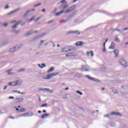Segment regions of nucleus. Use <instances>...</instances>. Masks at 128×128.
Instances as JSON below:
<instances>
[{
	"label": "nucleus",
	"mask_w": 128,
	"mask_h": 128,
	"mask_svg": "<svg viewBox=\"0 0 128 128\" xmlns=\"http://www.w3.org/2000/svg\"><path fill=\"white\" fill-rule=\"evenodd\" d=\"M60 72H57V73H52L50 74H48L47 75L46 78H44V80H50V78H52V76H58Z\"/></svg>",
	"instance_id": "obj_1"
},
{
	"label": "nucleus",
	"mask_w": 128,
	"mask_h": 128,
	"mask_svg": "<svg viewBox=\"0 0 128 128\" xmlns=\"http://www.w3.org/2000/svg\"><path fill=\"white\" fill-rule=\"evenodd\" d=\"M76 8L75 6H72L71 7H70L69 8H68L66 12H65V14H68V12H72V10H74V8Z\"/></svg>",
	"instance_id": "obj_2"
},
{
	"label": "nucleus",
	"mask_w": 128,
	"mask_h": 128,
	"mask_svg": "<svg viewBox=\"0 0 128 128\" xmlns=\"http://www.w3.org/2000/svg\"><path fill=\"white\" fill-rule=\"evenodd\" d=\"M18 80L12 82H9L8 86H16L18 84Z\"/></svg>",
	"instance_id": "obj_3"
},
{
	"label": "nucleus",
	"mask_w": 128,
	"mask_h": 128,
	"mask_svg": "<svg viewBox=\"0 0 128 128\" xmlns=\"http://www.w3.org/2000/svg\"><path fill=\"white\" fill-rule=\"evenodd\" d=\"M84 44V43L82 41L78 42L76 43V46H82Z\"/></svg>",
	"instance_id": "obj_4"
},
{
	"label": "nucleus",
	"mask_w": 128,
	"mask_h": 128,
	"mask_svg": "<svg viewBox=\"0 0 128 128\" xmlns=\"http://www.w3.org/2000/svg\"><path fill=\"white\" fill-rule=\"evenodd\" d=\"M111 114L112 116H122V114H120V113L118 112H111Z\"/></svg>",
	"instance_id": "obj_5"
},
{
	"label": "nucleus",
	"mask_w": 128,
	"mask_h": 128,
	"mask_svg": "<svg viewBox=\"0 0 128 128\" xmlns=\"http://www.w3.org/2000/svg\"><path fill=\"white\" fill-rule=\"evenodd\" d=\"M70 48H64L62 49V52H70Z\"/></svg>",
	"instance_id": "obj_6"
},
{
	"label": "nucleus",
	"mask_w": 128,
	"mask_h": 128,
	"mask_svg": "<svg viewBox=\"0 0 128 128\" xmlns=\"http://www.w3.org/2000/svg\"><path fill=\"white\" fill-rule=\"evenodd\" d=\"M12 92H13V94H24V92H20L18 90H13L12 91Z\"/></svg>",
	"instance_id": "obj_7"
},
{
	"label": "nucleus",
	"mask_w": 128,
	"mask_h": 128,
	"mask_svg": "<svg viewBox=\"0 0 128 128\" xmlns=\"http://www.w3.org/2000/svg\"><path fill=\"white\" fill-rule=\"evenodd\" d=\"M114 48H115L114 42H112L110 46L109 47V49L110 50H114Z\"/></svg>",
	"instance_id": "obj_8"
},
{
	"label": "nucleus",
	"mask_w": 128,
	"mask_h": 128,
	"mask_svg": "<svg viewBox=\"0 0 128 128\" xmlns=\"http://www.w3.org/2000/svg\"><path fill=\"white\" fill-rule=\"evenodd\" d=\"M16 102H20L24 100L22 98H16Z\"/></svg>",
	"instance_id": "obj_9"
},
{
	"label": "nucleus",
	"mask_w": 128,
	"mask_h": 128,
	"mask_svg": "<svg viewBox=\"0 0 128 128\" xmlns=\"http://www.w3.org/2000/svg\"><path fill=\"white\" fill-rule=\"evenodd\" d=\"M114 52L116 56L118 57V52H120V51L118 50H114Z\"/></svg>",
	"instance_id": "obj_10"
},
{
	"label": "nucleus",
	"mask_w": 128,
	"mask_h": 128,
	"mask_svg": "<svg viewBox=\"0 0 128 128\" xmlns=\"http://www.w3.org/2000/svg\"><path fill=\"white\" fill-rule=\"evenodd\" d=\"M20 22H20V21L18 22L15 25H14L13 26H12V28H16V26H18V24H20Z\"/></svg>",
	"instance_id": "obj_11"
},
{
	"label": "nucleus",
	"mask_w": 128,
	"mask_h": 128,
	"mask_svg": "<svg viewBox=\"0 0 128 128\" xmlns=\"http://www.w3.org/2000/svg\"><path fill=\"white\" fill-rule=\"evenodd\" d=\"M50 116V114H42L41 116V118H46V116Z\"/></svg>",
	"instance_id": "obj_12"
},
{
	"label": "nucleus",
	"mask_w": 128,
	"mask_h": 128,
	"mask_svg": "<svg viewBox=\"0 0 128 128\" xmlns=\"http://www.w3.org/2000/svg\"><path fill=\"white\" fill-rule=\"evenodd\" d=\"M90 54L91 56H94V52L92 51L91 52H87V55L90 56Z\"/></svg>",
	"instance_id": "obj_13"
},
{
	"label": "nucleus",
	"mask_w": 128,
	"mask_h": 128,
	"mask_svg": "<svg viewBox=\"0 0 128 128\" xmlns=\"http://www.w3.org/2000/svg\"><path fill=\"white\" fill-rule=\"evenodd\" d=\"M38 66H39V68H46V64H42V66H40V64H38Z\"/></svg>",
	"instance_id": "obj_14"
},
{
	"label": "nucleus",
	"mask_w": 128,
	"mask_h": 128,
	"mask_svg": "<svg viewBox=\"0 0 128 128\" xmlns=\"http://www.w3.org/2000/svg\"><path fill=\"white\" fill-rule=\"evenodd\" d=\"M54 70V67H52L50 68L48 70L47 72L48 73L51 72H53Z\"/></svg>",
	"instance_id": "obj_15"
},
{
	"label": "nucleus",
	"mask_w": 128,
	"mask_h": 128,
	"mask_svg": "<svg viewBox=\"0 0 128 128\" xmlns=\"http://www.w3.org/2000/svg\"><path fill=\"white\" fill-rule=\"evenodd\" d=\"M20 10V8H18V9L14 10L13 12H12L9 14H8V16H10V14H14V12H18V10Z\"/></svg>",
	"instance_id": "obj_16"
},
{
	"label": "nucleus",
	"mask_w": 128,
	"mask_h": 128,
	"mask_svg": "<svg viewBox=\"0 0 128 128\" xmlns=\"http://www.w3.org/2000/svg\"><path fill=\"white\" fill-rule=\"evenodd\" d=\"M12 70H7L6 72H8V75L14 74V72H12Z\"/></svg>",
	"instance_id": "obj_17"
},
{
	"label": "nucleus",
	"mask_w": 128,
	"mask_h": 128,
	"mask_svg": "<svg viewBox=\"0 0 128 128\" xmlns=\"http://www.w3.org/2000/svg\"><path fill=\"white\" fill-rule=\"evenodd\" d=\"M64 12V10H61L60 12H58L56 14V16H60V14H62Z\"/></svg>",
	"instance_id": "obj_18"
},
{
	"label": "nucleus",
	"mask_w": 128,
	"mask_h": 128,
	"mask_svg": "<svg viewBox=\"0 0 128 128\" xmlns=\"http://www.w3.org/2000/svg\"><path fill=\"white\" fill-rule=\"evenodd\" d=\"M121 64H122V66H124L125 64H126V62L124 60H122L121 62Z\"/></svg>",
	"instance_id": "obj_19"
},
{
	"label": "nucleus",
	"mask_w": 128,
	"mask_h": 128,
	"mask_svg": "<svg viewBox=\"0 0 128 128\" xmlns=\"http://www.w3.org/2000/svg\"><path fill=\"white\" fill-rule=\"evenodd\" d=\"M14 48H16V47H14L13 48L10 49V50L9 51V52H16Z\"/></svg>",
	"instance_id": "obj_20"
},
{
	"label": "nucleus",
	"mask_w": 128,
	"mask_h": 128,
	"mask_svg": "<svg viewBox=\"0 0 128 128\" xmlns=\"http://www.w3.org/2000/svg\"><path fill=\"white\" fill-rule=\"evenodd\" d=\"M26 112V109L22 108L20 110H19V112Z\"/></svg>",
	"instance_id": "obj_21"
},
{
	"label": "nucleus",
	"mask_w": 128,
	"mask_h": 128,
	"mask_svg": "<svg viewBox=\"0 0 128 128\" xmlns=\"http://www.w3.org/2000/svg\"><path fill=\"white\" fill-rule=\"evenodd\" d=\"M116 42H120V39L118 38H116L115 39Z\"/></svg>",
	"instance_id": "obj_22"
},
{
	"label": "nucleus",
	"mask_w": 128,
	"mask_h": 128,
	"mask_svg": "<svg viewBox=\"0 0 128 128\" xmlns=\"http://www.w3.org/2000/svg\"><path fill=\"white\" fill-rule=\"evenodd\" d=\"M34 9H33V10H29L27 11L26 12V14H28V12H34Z\"/></svg>",
	"instance_id": "obj_23"
},
{
	"label": "nucleus",
	"mask_w": 128,
	"mask_h": 128,
	"mask_svg": "<svg viewBox=\"0 0 128 128\" xmlns=\"http://www.w3.org/2000/svg\"><path fill=\"white\" fill-rule=\"evenodd\" d=\"M77 94H79L80 96H82V93L78 90L76 91Z\"/></svg>",
	"instance_id": "obj_24"
},
{
	"label": "nucleus",
	"mask_w": 128,
	"mask_h": 128,
	"mask_svg": "<svg viewBox=\"0 0 128 128\" xmlns=\"http://www.w3.org/2000/svg\"><path fill=\"white\" fill-rule=\"evenodd\" d=\"M86 77L89 78L90 80H92V78L90 76V75H86Z\"/></svg>",
	"instance_id": "obj_25"
},
{
	"label": "nucleus",
	"mask_w": 128,
	"mask_h": 128,
	"mask_svg": "<svg viewBox=\"0 0 128 128\" xmlns=\"http://www.w3.org/2000/svg\"><path fill=\"white\" fill-rule=\"evenodd\" d=\"M44 106H48V104H43L41 106L42 108H44Z\"/></svg>",
	"instance_id": "obj_26"
},
{
	"label": "nucleus",
	"mask_w": 128,
	"mask_h": 128,
	"mask_svg": "<svg viewBox=\"0 0 128 128\" xmlns=\"http://www.w3.org/2000/svg\"><path fill=\"white\" fill-rule=\"evenodd\" d=\"M68 8V4H65L63 7L64 8Z\"/></svg>",
	"instance_id": "obj_27"
},
{
	"label": "nucleus",
	"mask_w": 128,
	"mask_h": 128,
	"mask_svg": "<svg viewBox=\"0 0 128 128\" xmlns=\"http://www.w3.org/2000/svg\"><path fill=\"white\" fill-rule=\"evenodd\" d=\"M74 34H78H78H80V32H78V31H75L74 32Z\"/></svg>",
	"instance_id": "obj_28"
},
{
	"label": "nucleus",
	"mask_w": 128,
	"mask_h": 128,
	"mask_svg": "<svg viewBox=\"0 0 128 128\" xmlns=\"http://www.w3.org/2000/svg\"><path fill=\"white\" fill-rule=\"evenodd\" d=\"M40 4H42L40 3L38 4L34 5V8H36V6H40Z\"/></svg>",
	"instance_id": "obj_29"
},
{
	"label": "nucleus",
	"mask_w": 128,
	"mask_h": 128,
	"mask_svg": "<svg viewBox=\"0 0 128 128\" xmlns=\"http://www.w3.org/2000/svg\"><path fill=\"white\" fill-rule=\"evenodd\" d=\"M34 20V17L32 18L31 19L29 20V22H32Z\"/></svg>",
	"instance_id": "obj_30"
},
{
	"label": "nucleus",
	"mask_w": 128,
	"mask_h": 128,
	"mask_svg": "<svg viewBox=\"0 0 128 128\" xmlns=\"http://www.w3.org/2000/svg\"><path fill=\"white\" fill-rule=\"evenodd\" d=\"M9 100H14V96H10L8 98Z\"/></svg>",
	"instance_id": "obj_31"
},
{
	"label": "nucleus",
	"mask_w": 128,
	"mask_h": 128,
	"mask_svg": "<svg viewBox=\"0 0 128 128\" xmlns=\"http://www.w3.org/2000/svg\"><path fill=\"white\" fill-rule=\"evenodd\" d=\"M14 32H16V34H18L20 32V31H16V30H14Z\"/></svg>",
	"instance_id": "obj_32"
},
{
	"label": "nucleus",
	"mask_w": 128,
	"mask_h": 128,
	"mask_svg": "<svg viewBox=\"0 0 128 128\" xmlns=\"http://www.w3.org/2000/svg\"><path fill=\"white\" fill-rule=\"evenodd\" d=\"M32 34V32H31V33L28 32V33L26 34V36H30V34Z\"/></svg>",
	"instance_id": "obj_33"
},
{
	"label": "nucleus",
	"mask_w": 128,
	"mask_h": 128,
	"mask_svg": "<svg viewBox=\"0 0 128 128\" xmlns=\"http://www.w3.org/2000/svg\"><path fill=\"white\" fill-rule=\"evenodd\" d=\"M10 118H12V120H14V117L11 116H10Z\"/></svg>",
	"instance_id": "obj_34"
},
{
	"label": "nucleus",
	"mask_w": 128,
	"mask_h": 128,
	"mask_svg": "<svg viewBox=\"0 0 128 128\" xmlns=\"http://www.w3.org/2000/svg\"><path fill=\"white\" fill-rule=\"evenodd\" d=\"M60 2H62V4H64V2H66V0H62L60 1Z\"/></svg>",
	"instance_id": "obj_35"
},
{
	"label": "nucleus",
	"mask_w": 128,
	"mask_h": 128,
	"mask_svg": "<svg viewBox=\"0 0 128 128\" xmlns=\"http://www.w3.org/2000/svg\"><path fill=\"white\" fill-rule=\"evenodd\" d=\"M19 72H24V69H20Z\"/></svg>",
	"instance_id": "obj_36"
},
{
	"label": "nucleus",
	"mask_w": 128,
	"mask_h": 128,
	"mask_svg": "<svg viewBox=\"0 0 128 128\" xmlns=\"http://www.w3.org/2000/svg\"><path fill=\"white\" fill-rule=\"evenodd\" d=\"M54 22V20H50L48 22H47V24H51V22Z\"/></svg>",
	"instance_id": "obj_37"
},
{
	"label": "nucleus",
	"mask_w": 128,
	"mask_h": 128,
	"mask_svg": "<svg viewBox=\"0 0 128 128\" xmlns=\"http://www.w3.org/2000/svg\"><path fill=\"white\" fill-rule=\"evenodd\" d=\"M44 40H42L40 42V44H44Z\"/></svg>",
	"instance_id": "obj_38"
},
{
	"label": "nucleus",
	"mask_w": 128,
	"mask_h": 128,
	"mask_svg": "<svg viewBox=\"0 0 128 128\" xmlns=\"http://www.w3.org/2000/svg\"><path fill=\"white\" fill-rule=\"evenodd\" d=\"M8 26V23H6L4 24V26Z\"/></svg>",
	"instance_id": "obj_39"
},
{
	"label": "nucleus",
	"mask_w": 128,
	"mask_h": 128,
	"mask_svg": "<svg viewBox=\"0 0 128 128\" xmlns=\"http://www.w3.org/2000/svg\"><path fill=\"white\" fill-rule=\"evenodd\" d=\"M105 118H108V116H110L109 114H106L104 116Z\"/></svg>",
	"instance_id": "obj_40"
},
{
	"label": "nucleus",
	"mask_w": 128,
	"mask_h": 128,
	"mask_svg": "<svg viewBox=\"0 0 128 128\" xmlns=\"http://www.w3.org/2000/svg\"><path fill=\"white\" fill-rule=\"evenodd\" d=\"M16 110L17 112H20V110H18V108L16 107Z\"/></svg>",
	"instance_id": "obj_41"
},
{
	"label": "nucleus",
	"mask_w": 128,
	"mask_h": 128,
	"mask_svg": "<svg viewBox=\"0 0 128 128\" xmlns=\"http://www.w3.org/2000/svg\"><path fill=\"white\" fill-rule=\"evenodd\" d=\"M128 30V28H127L124 29L123 30L126 31V30Z\"/></svg>",
	"instance_id": "obj_42"
},
{
	"label": "nucleus",
	"mask_w": 128,
	"mask_h": 128,
	"mask_svg": "<svg viewBox=\"0 0 128 128\" xmlns=\"http://www.w3.org/2000/svg\"><path fill=\"white\" fill-rule=\"evenodd\" d=\"M42 12H46V9H43V10H42Z\"/></svg>",
	"instance_id": "obj_43"
},
{
	"label": "nucleus",
	"mask_w": 128,
	"mask_h": 128,
	"mask_svg": "<svg viewBox=\"0 0 128 128\" xmlns=\"http://www.w3.org/2000/svg\"><path fill=\"white\" fill-rule=\"evenodd\" d=\"M104 48H106V42L104 43Z\"/></svg>",
	"instance_id": "obj_44"
},
{
	"label": "nucleus",
	"mask_w": 128,
	"mask_h": 128,
	"mask_svg": "<svg viewBox=\"0 0 128 128\" xmlns=\"http://www.w3.org/2000/svg\"><path fill=\"white\" fill-rule=\"evenodd\" d=\"M103 52H106V47L104 48V49L103 50Z\"/></svg>",
	"instance_id": "obj_45"
},
{
	"label": "nucleus",
	"mask_w": 128,
	"mask_h": 128,
	"mask_svg": "<svg viewBox=\"0 0 128 128\" xmlns=\"http://www.w3.org/2000/svg\"><path fill=\"white\" fill-rule=\"evenodd\" d=\"M42 112L46 113V110H43Z\"/></svg>",
	"instance_id": "obj_46"
},
{
	"label": "nucleus",
	"mask_w": 128,
	"mask_h": 128,
	"mask_svg": "<svg viewBox=\"0 0 128 128\" xmlns=\"http://www.w3.org/2000/svg\"><path fill=\"white\" fill-rule=\"evenodd\" d=\"M38 114H42V111L38 110Z\"/></svg>",
	"instance_id": "obj_47"
},
{
	"label": "nucleus",
	"mask_w": 128,
	"mask_h": 128,
	"mask_svg": "<svg viewBox=\"0 0 128 128\" xmlns=\"http://www.w3.org/2000/svg\"><path fill=\"white\" fill-rule=\"evenodd\" d=\"M8 6H7L5 7L6 10L8 9Z\"/></svg>",
	"instance_id": "obj_48"
},
{
	"label": "nucleus",
	"mask_w": 128,
	"mask_h": 128,
	"mask_svg": "<svg viewBox=\"0 0 128 128\" xmlns=\"http://www.w3.org/2000/svg\"><path fill=\"white\" fill-rule=\"evenodd\" d=\"M7 88H8L7 86H4V90H6Z\"/></svg>",
	"instance_id": "obj_49"
},
{
	"label": "nucleus",
	"mask_w": 128,
	"mask_h": 128,
	"mask_svg": "<svg viewBox=\"0 0 128 128\" xmlns=\"http://www.w3.org/2000/svg\"><path fill=\"white\" fill-rule=\"evenodd\" d=\"M68 90V88H65V90Z\"/></svg>",
	"instance_id": "obj_50"
},
{
	"label": "nucleus",
	"mask_w": 128,
	"mask_h": 128,
	"mask_svg": "<svg viewBox=\"0 0 128 128\" xmlns=\"http://www.w3.org/2000/svg\"><path fill=\"white\" fill-rule=\"evenodd\" d=\"M108 38L106 39V42H108Z\"/></svg>",
	"instance_id": "obj_51"
},
{
	"label": "nucleus",
	"mask_w": 128,
	"mask_h": 128,
	"mask_svg": "<svg viewBox=\"0 0 128 128\" xmlns=\"http://www.w3.org/2000/svg\"><path fill=\"white\" fill-rule=\"evenodd\" d=\"M12 22V24H14V22H16V21L14 20V21L12 22Z\"/></svg>",
	"instance_id": "obj_52"
},
{
	"label": "nucleus",
	"mask_w": 128,
	"mask_h": 128,
	"mask_svg": "<svg viewBox=\"0 0 128 128\" xmlns=\"http://www.w3.org/2000/svg\"><path fill=\"white\" fill-rule=\"evenodd\" d=\"M30 114H31V116H34V114H32V112L30 113Z\"/></svg>",
	"instance_id": "obj_53"
},
{
	"label": "nucleus",
	"mask_w": 128,
	"mask_h": 128,
	"mask_svg": "<svg viewBox=\"0 0 128 128\" xmlns=\"http://www.w3.org/2000/svg\"><path fill=\"white\" fill-rule=\"evenodd\" d=\"M76 0H74L73 1V2H76Z\"/></svg>",
	"instance_id": "obj_54"
},
{
	"label": "nucleus",
	"mask_w": 128,
	"mask_h": 128,
	"mask_svg": "<svg viewBox=\"0 0 128 128\" xmlns=\"http://www.w3.org/2000/svg\"><path fill=\"white\" fill-rule=\"evenodd\" d=\"M40 20V18H37V19L36 20Z\"/></svg>",
	"instance_id": "obj_55"
},
{
	"label": "nucleus",
	"mask_w": 128,
	"mask_h": 128,
	"mask_svg": "<svg viewBox=\"0 0 128 128\" xmlns=\"http://www.w3.org/2000/svg\"><path fill=\"white\" fill-rule=\"evenodd\" d=\"M34 32L35 34H36V32H38V31H36H36H34Z\"/></svg>",
	"instance_id": "obj_56"
},
{
	"label": "nucleus",
	"mask_w": 128,
	"mask_h": 128,
	"mask_svg": "<svg viewBox=\"0 0 128 128\" xmlns=\"http://www.w3.org/2000/svg\"><path fill=\"white\" fill-rule=\"evenodd\" d=\"M102 90H104V88H102Z\"/></svg>",
	"instance_id": "obj_57"
},
{
	"label": "nucleus",
	"mask_w": 128,
	"mask_h": 128,
	"mask_svg": "<svg viewBox=\"0 0 128 128\" xmlns=\"http://www.w3.org/2000/svg\"><path fill=\"white\" fill-rule=\"evenodd\" d=\"M48 90V89H46V88H45V89L44 90Z\"/></svg>",
	"instance_id": "obj_58"
},
{
	"label": "nucleus",
	"mask_w": 128,
	"mask_h": 128,
	"mask_svg": "<svg viewBox=\"0 0 128 128\" xmlns=\"http://www.w3.org/2000/svg\"><path fill=\"white\" fill-rule=\"evenodd\" d=\"M18 108H20V106H18Z\"/></svg>",
	"instance_id": "obj_59"
},
{
	"label": "nucleus",
	"mask_w": 128,
	"mask_h": 128,
	"mask_svg": "<svg viewBox=\"0 0 128 128\" xmlns=\"http://www.w3.org/2000/svg\"><path fill=\"white\" fill-rule=\"evenodd\" d=\"M57 46H58V47L60 46V44H58V45H57Z\"/></svg>",
	"instance_id": "obj_60"
},
{
	"label": "nucleus",
	"mask_w": 128,
	"mask_h": 128,
	"mask_svg": "<svg viewBox=\"0 0 128 128\" xmlns=\"http://www.w3.org/2000/svg\"><path fill=\"white\" fill-rule=\"evenodd\" d=\"M88 69L86 70H85V72H86V71H88Z\"/></svg>",
	"instance_id": "obj_61"
},
{
	"label": "nucleus",
	"mask_w": 128,
	"mask_h": 128,
	"mask_svg": "<svg viewBox=\"0 0 128 128\" xmlns=\"http://www.w3.org/2000/svg\"><path fill=\"white\" fill-rule=\"evenodd\" d=\"M126 46H128V42H126Z\"/></svg>",
	"instance_id": "obj_62"
},
{
	"label": "nucleus",
	"mask_w": 128,
	"mask_h": 128,
	"mask_svg": "<svg viewBox=\"0 0 128 128\" xmlns=\"http://www.w3.org/2000/svg\"><path fill=\"white\" fill-rule=\"evenodd\" d=\"M118 30H120L118 29L117 30V31L118 32Z\"/></svg>",
	"instance_id": "obj_63"
},
{
	"label": "nucleus",
	"mask_w": 128,
	"mask_h": 128,
	"mask_svg": "<svg viewBox=\"0 0 128 128\" xmlns=\"http://www.w3.org/2000/svg\"><path fill=\"white\" fill-rule=\"evenodd\" d=\"M39 102H40V100H39Z\"/></svg>",
	"instance_id": "obj_64"
}]
</instances>
